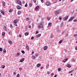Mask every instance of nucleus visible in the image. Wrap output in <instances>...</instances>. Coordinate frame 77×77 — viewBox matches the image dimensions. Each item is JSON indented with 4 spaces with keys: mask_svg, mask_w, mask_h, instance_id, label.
<instances>
[{
    "mask_svg": "<svg viewBox=\"0 0 77 77\" xmlns=\"http://www.w3.org/2000/svg\"><path fill=\"white\" fill-rule=\"evenodd\" d=\"M21 11H19L18 12V14L20 15V14H21Z\"/></svg>",
    "mask_w": 77,
    "mask_h": 77,
    "instance_id": "26",
    "label": "nucleus"
},
{
    "mask_svg": "<svg viewBox=\"0 0 77 77\" xmlns=\"http://www.w3.org/2000/svg\"><path fill=\"white\" fill-rule=\"evenodd\" d=\"M39 66H40V64H38L37 65V67H39Z\"/></svg>",
    "mask_w": 77,
    "mask_h": 77,
    "instance_id": "30",
    "label": "nucleus"
},
{
    "mask_svg": "<svg viewBox=\"0 0 77 77\" xmlns=\"http://www.w3.org/2000/svg\"><path fill=\"white\" fill-rule=\"evenodd\" d=\"M3 51L4 53H6V49L5 48L4 49Z\"/></svg>",
    "mask_w": 77,
    "mask_h": 77,
    "instance_id": "25",
    "label": "nucleus"
},
{
    "mask_svg": "<svg viewBox=\"0 0 77 77\" xmlns=\"http://www.w3.org/2000/svg\"><path fill=\"white\" fill-rule=\"evenodd\" d=\"M26 49L27 51H29V48L28 46H26Z\"/></svg>",
    "mask_w": 77,
    "mask_h": 77,
    "instance_id": "12",
    "label": "nucleus"
},
{
    "mask_svg": "<svg viewBox=\"0 0 77 77\" xmlns=\"http://www.w3.org/2000/svg\"><path fill=\"white\" fill-rule=\"evenodd\" d=\"M19 37H20V38H21V35L20 34L19 35Z\"/></svg>",
    "mask_w": 77,
    "mask_h": 77,
    "instance_id": "42",
    "label": "nucleus"
},
{
    "mask_svg": "<svg viewBox=\"0 0 77 77\" xmlns=\"http://www.w3.org/2000/svg\"><path fill=\"white\" fill-rule=\"evenodd\" d=\"M1 67L2 68V69H4L5 68V65H2V66Z\"/></svg>",
    "mask_w": 77,
    "mask_h": 77,
    "instance_id": "21",
    "label": "nucleus"
},
{
    "mask_svg": "<svg viewBox=\"0 0 77 77\" xmlns=\"http://www.w3.org/2000/svg\"><path fill=\"white\" fill-rule=\"evenodd\" d=\"M14 26H18L17 25V24L16 23H14Z\"/></svg>",
    "mask_w": 77,
    "mask_h": 77,
    "instance_id": "49",
    "label": "nucleus"
},
{
    "mask_svg": "<svg viewBox=\"0 0 77 77\" xmlns=\"http://www.w3.org/2000/svg\"><path fill=\"white\" fill-rule=\"evenodd\" d=\"M1 12L2 13V15H4L5 14V13L4 12V11H3L2 10H1Z\"/></svg>",
    "mask_w": 77,
    "mask_h": 77,
    "instance_id": "15",
    "label": "nucleus"
},
{
    "mask_svg": "<svg viewBox=\"0 0 77 77\" xmlns=\"http://www.w3.org/2000/svg\"><path fill=\"white\" fill-rule=\"evenodd\" d=\"M70 75H72V74H71Z\"/></svg>",
    "mask_w": 77,
    "mask_h": 77,
    "instance_id": "64",
    "label": "nucleus"
},
{
    "mask_svg": "<svg viewBox=\"0 0 77 77\" xmlns=\"http://www.w3.org/2000/svg\"><path fill=\"white\" fill-rule=\"evenodd\" d=\"M47 19L48 20V21H49V20H50V18L49 17H47Z\"/></svg>",
    "mask_w": 77,
    "mask_h": 77,
    "instance_id": "20",
    "label": "nucleus"
},
{
    "mask_svg": "<svg viewBox=\"0 0 77 77\" xmlns=\"http://www.w3.org/2000/svg\"><path fill=\"white\" fill-rule=\"evenodd\" d=\"M72 60V61H74V59H73Z\"/></svg>",
    "mask_w": 77,
    "mask_h": 77,
    "instance_id": "61",
    "label": "nucleus"
},
{
    "mask_svg": "<svg viewBox=\"0 0 77 77\" xmlns=\"http://www.w3.org/2000/svg\"><path fill=\"white\" fill-rule=\"evenodd\" d=\"M74 0H71V2H72Z\"/></svg>",
    "mask_w": 77,
    "mask_h": 77,
    "instance_id": "63",
    "label": "nucleus"
},
{
    "mask_svg": "<svg viewBox=\"0 0 77 77\" xmlns=\"http://www.w3.org/2000/svg\"><path fill=\"white\" fill-rule=\"evenodd\" d=\"M16 77H20V74H18L17 75V76Z\"/></svg>",
    "mask_w": 77,
    "mask_h": 77,
    "instance_id": "39",
    "label": "nucleus"
},
{
    "mask_svg": "<svg viewBox=\"0 0 77 77\" xmlns=\"http://www.w3.org/2000/svg\"><path fill=\"white\" fill-rule=\"evenodd\" d=\"M2 3H3V6H5V2H3Z\"/></svg>",
    "mask_w": 77,
    "mask_h": 77,
    "instance_id": "27",
    "label": "nucleus"
},
{
    "mask_svg": "<svg viewBox=\"0 0 77 77\" xmlns=\"http://www.w3.org/2000/svg\"><path fill=\"white\" fill-rule=\"evenodd\" d=\"M18 20H15L14 21V23H18Z\"/></svg>",
    "mask_w": 77,
    "mask_h": 77,
    "instance_id": "10",
    "label": "nucleus"
},
{
    "mask_svg": "<svg viewBox=\"0 0 77 77\" xmlns=\"http://www.w3.org/2000/svg\"><path fill=\"white\" fill-rule=\"evenodd\" d=\"M74 18V16H73L72 17H71L69 20V22H70V21H72V20H73V18Z\"/></svg>",
    "mask_w": 77,
    "mask_h": 77,
    "instance_id": "2",
    "label": "nucleus"
},
{
    "mask_svg": "<svg viewBox=\"0 0 77 77\" xmlns=\"http://www.w3.org/2000/svg\"><path fill=\"white\" fill-rule=\"evenodd\" d=\"M20 54L19 53H17V56H20Z\"/></svg>",
    "mask_w": 77,
    "mask_h": 77,
    "instance_id": "34",
    "label": "nucleus"
},
{
    "mask_svg": "<svg viewBox=\"0 0 77 77\" xmlns=\"http://www.w3.org/2000/svg\"><path fill=\"white\" fill-rule=\"evenodd\" d=\"M41 35V34H38L36 36V38H39V37H40Z\"/></svg>",
    "mask_w": 77,
    "mask_h": 77,
    "instance_id": "14",
    "label": "nucleus"
},
{
    "mask_svg": "<svg viewBox=\"0 0 77 77\" xmlns=\"http://www.w3.org/2000/svg\"><path fill=\"white\" fill-rule=\"evenodd\" d=\"M62 41H63V40H60L59 42V44H61V43H62Z\"/></svg>",
    "mask_w": 77,
    "mask_h": 77,
    "instance_id": "24",
    "label": "nucleus"
},
{
    "mask_svg": "<svg viewBox=\"0 0 77 77\" xmlns=\"http://www.w3.org/2000/svg\"><path fill=\"white\" fill-rule=\"evenodd\" d=\"M10 27L11 28V29H12V28H13V26L12 25H10Z\"/></svg>",
    "mask_w": 77,
    "mask_h": 77,
    "instance_id": "40",
    "label": "nucleus"
},
{
    "mask_svg": "<svg viewBox=\"0 0 77 77\" xmlns=\"http://www.w3.org/2000/svg\"><path fill=\"white\" fill-rule=\"evenodd\" d=\"M40 26V25H39V26H38V28H40V27H41V26Z\"/></svg>",
    "mask_w": 77,
    "mask_h": 77,
    "instance_id": "54",
    "label": "nucleus"
},
{
    "mask_svg": "<svg viewBox=\"0 0 77 77\" xmlns=\"http://www.w3.org/2000/svg\"><path fill=\"white\" fill-rule=\"evenodd\" d=\"M22 53H23V54H24V53H25V52H24V51H22Z\"/></svg>",
    "mask_w": 77,
    "mask_h": 77,
    "instance_id": "32",
    "label": "nucleus"
},
{
    "mask_svg": "<svg viewBox=\"0 0 77 77\" xmlns=\"http://www.w3.org/2000/svg\"><path fill=\"white\" fill-rule=\"evenodd\" d=\"M13 11V10H12V9H10L9 10V12H10V13L12 12Z\"/></svg>",
    "mask_w": 77,
    "mask_h": 77,
    "instance_id": "29",
    "label": "nucleus"
},
{
    "mask_svg": "<svg viewBox=\"0 0 77 77\" xmlns=\"http://www.w3.org/2000/svg\"><path fill=\"white\" fill-rule=\"evenodd\" d=\"M33 1L34 3H36V0H33Z\"/></svg>",
    "mask_w": 77,
    "mask_h": 77,
    "instance_id": "35",
    "label": "nucleus"
},
{
    "mask_svg": "<svg viewBox=\"0 0 77 77\" xmlns=\"http://www.w3.org/2000/svg\"><path fill=\"white\" fill-rule=\"evenodd\" d=\"M17 9H21V7H20L19 6H18L17 7Z\"/></svg>",
    "mask_w": 77,
    "mask_h": 77,
    "instance_id": "19",
    "label": "nucleus"
},
{
    "mask_svg": "<svg viewBox=\"0 0 77 77\" xmlns=\"http://www.w3.org/2000/svg\"><path fill=\"white\" fill-rule=\"evenodd\" d=\"M25 7H27V3L25 5Z\"/></svg>",
    "mask_w": 77,
    "mask_h": 77,
    "instance_id": "50",
    "label": "nucleus"
},
{
    "mask_svg": "<svg viewBox=\"0 0 77 77\" xmlns=\"http://www.w3.org/2000/svg\"><path fill=\"white\" fill-rule=\"evenodd\" d=\"M13 74H14V75H15V74H16V72H14Z\"/></svg>",
    "mask_w": 77,
    "mask_h": 77,
    "instance_id": "52",
    "label": "nucleus"
},
{
    "mask_svg": "<svg viewBox=\"0 0 77 77\" xmlns=\"http://www.w3.org/2000/svg\"><path fill=\"white\" fill-rule=\"evenodd\" d=\"M39 8V6H37L35 8V10H38Z\"/></svg>",
    "mask_w": 77,
    "mask_h": 77,
    "instance_id": "11",
    "label": "nucleus"
},
{
    "mask_svg": "<svg viewBox=\"0 0 77 77\" xmlns=\"http://www.w3.org/2000/svg\"><path fill=\"white\" fill-rule=\"evenodd\" d=\"M75 50H77V47H76L75 48Z\"/></svg>",
    "mask_w": 77,
    "mask_h": 77,
    "instance_id": "53",
    "label": "nucleus"
},
{
    "mask_svg": "<svg viewBox=\"0 0 77 77\" xmlns=\"http://www.w3.org/2000/svg\"><path fill=\"white\" fill-rule=\"evenodd\" d=\"M42 68H44V67H42V68H41V69H42Z\"/></svg>",
    "mask_w": 77,
    "mask_h": 77,
    "instance_id": "62",
    "label": "nucleus"
},
{
    "mask_svg": "<svg viewBox=\"0 0 77 77\" xmlns=\"http://www.w3.org/2000/svg\"><path fill=\"white\" fill-rule=\"evenodd\" d=\"M67 67H68V68H71V66H70V65L69 64H68L67 65Z\"/></svg>",
    "mask_w": 77,
    "mask_h": 77,
    "instance_id": "16",
    "label": "nucleus"
},
{
    "mask_svg": "<svg viewBox=\"0 0 77 77\" xmlns=\"http://www.w3.org/2000/svg\"><path fill=\"white\" fill-rule=\"evenodd\" d=\"M31 39H34V37L33 36H32L31 38Z\"/></svg>",
    "mask_w": 77,
    "mask_h": 77,
    "instance_id": "45",
    "label": "nucleus"
},
{
    "mask_svg": "<svg viewBox=\"0 0 77 77\" xmlns=\"http://www.w3.org/2000/svg\"><path fill=\"white\" fill-rule=\"evenodd\" d=\"M53 37H54V36H53V35H51V38H53Z\"/></svg>",
    "mask_w": 77,
    "mask_h": 77,
    "instance_id": "51",
    "label": "nucleus"
},
{
    "mask_svg": "<svg viewBox=\"0 0 77 77\" xmlns=\"http://www.w3.org/2000/svg\"><path fill=\"white\" fill-rule=\"evenodd\" d=\"M50 72H48V74H50Z\"/></svg>",
    "mask_w": 77,
    "mask_h": 77,
    "instance_id": "57",
    "label": "nucleus"
},
{
    "mask_svg": "<svg viewBox=\"0 0 77 77\" xmlns=\"http://www.w3.org/2000/svg\"><path fill=\"white\" fill-rule=\"evenodd\" d=\"M29 28H31V26H29Z\"/></svg>",
    "mask_w": 77,
    "mask_h": 77,
    "instance_id": "56",
    "label": "nucleus"
},
{
    "mask_svg": "<svg viewBox=\"0 0 77 77\" xmlns=\"http://www.w3.org/2000/svg\"><path fill=\"white\" fill-rule=\"evenodd\" d=\"M29 33L28 32H26L25 34V35L26 36H27V35H28Z\"/></svg>",
    "mask_w": 77,
    "mask_h": 77,
    "instance_id": "28",
    "label": "nucleus"
},
{
    "mask_svg": "<svg viewBox=\"0 0 77 77\" xmlns=\"http://www.w3.org/2000/svg\"><path fill=\"white\" fill-rule=\"evenodd\" d=\"M4 29L5 30V31H7V28L6 26H4Z\"/></svg>",
    "mask_w": 77,
    "mask_h": 77,
    "instance_id": "13",
    "label": "nucleus"
},
{
    "mask_svg": "<svg viewBox=\"0 0 77 77\" xmlns=\"http://www.w3.org/2000/svg\"><path fill=\"white\" fill-rule=\"evenodd\" d=\"M73 71H74L73 70H71L70 72H69V73L70 74V73H71V72H72Z\"/></svg>",
    "mask_w": 77,
    "mask_h": 77,
    "instance_id": "38",
    "label": "nucleus"
},
{
    "mask_svg": "<svg viewBox=\"0 0 77 77\" xmlns=\"http://www.w3.org/2000/svg\"><path fill=\"white\" fill-rule=\"evenodd\" d=\"M73 21H74V22H77V19H76V20H74Z\"/></svg>",
    "mask_w": 77,
    "mask_h": 77,
    "instance_id": "43",
    "label": "nucleus"
},
{
    "mask_svg": "<svg viewBox=\"0 0 77 77\" xmlns=\"http://www.w3.org/2000/svg\"><path fill=\"white\" fill-rule=\"evenodd\" d=\"M48 48V46H45V47L43 48V50H47V48Z\"/></svg>",
    "mask_w": 77,
    "mask_h": 77,
    "instance_id": "8",
    "label": "nucleus"
},
{
    "mask_svg": "<svg viewBox=\"0 0 77 77\" xmlns=\"http://www.w3.org/2000/svg\"><path fill=\"white\" fill-rule=\"evenodd\" d=\"M68 58L65 59L64 60H62V62L65 63V62H66L68 60Z\"/></svg>",
    "mask_w": 77,
    "mask_h": 77,
    "instance_id": "6",
    "label": "nucleus"
},
{
    "mask_svg": "<svg viewBox=\"0 0 77 77\" xmlns=\"http://www.w3.org/2000/svg\"><path fill=\"white\" fill-rule=\"evenodd\" d=\"M38 33V31H36V34Z\"/></svg>",
    "mask_w": 77,
    "mask_h": 77,
    "instance_id": "55",
    "label": "nucleus"
},
{
    "mask_svg": "<svg viewBox=\"0 0 77 77\" xmlns=\"http://www.w3.org/2000/svg\"><path fill=\"white\" fill-rule=\"evenodd\" d=\"M46 4L47 6H50L51 5V3L49 2H47Z\"/></svg>",
    "mask_w": 77,
    "mask_h": 77,
    "instance_id": "3",
    "label": "nucleus"
},
{
    "mask_svg": "<svg viewBox=\"0 0 77 77\" xmlns=\"http://www.w3.org/2000/svg\"><path fill=\"white\" fill-rule=\"evenodd\" d=\"M17 4H19V5H21L22 3L20 1H17Z\"/></svg>",
    "mask_w": 77,
    "mask_h": 77,
    "instance_id": "5",
    "label": "nucleus"
},
{
    "mask_svg": "<svg viewBox=\"0 0 77 77\" xmlns=\"http://www.w3.org/2000/svg\"><path fill=\"white\" fill-rule=\"evenodd\" d=\"M41 2L43 3H44V0H41Z\"/></svg>",
    "mask_w": 77,
    "mask_h": 77,
    "instance_id": "47",
    "label": "nucleus"
},
{
    "mask_svg": "<svg viewBox=\"0 0 77 77\" xmlns=\"http://www.w3.org/2000/svg\"><path fill=\"white\" fill-rule=\"evenodd\" d=\"M60 10H58L55 12V14L56 15V14H59V13H60Z\"/></svg>",
    "mask_w": 77,
    "mask_h": 77,
    "instance_id": "1",
    "label": "nucleus"
},
{
    "mask_svg": "<svg viewBox=\"0 0 77 77\" xmlns=\"http://www.w3.org/2000/svg\"><path fill=\"white\" fill-rule=\"evenodd\" d=\"M61 68H59L58 69V71H61Z\"/></svg>",
    "mask_w": 77,
    "mask_h": 77,
    "instance_id": "36",
    "label": "nucleus"
},
{
    "mask_svg": "<svg viewBox=\"0 0 77 77\" xmlns=\"http://www.w3.org/2000/svg\"><path fill=\"white\" fill-rule=\"evenodd\" d=\"M26 19L27 21H29V17H27Z\"/></svg>",
    "mask_w": 77,
    "mask_h": 77,
    "instance_id": "37",
    "label": "nucleus"
},
{
    "mask_svg": "<svg viewBox=\"0 0 77 77\" xmlns=\"http://www.w3.org/2000/svg\"><path fill=\"white\" fill-rule=\"evenodd\" d=\"M69 17L68 16H66V17H65L63 19V20H64V21H65V20H68V18H69Z\"/></svg>",
    "mask_w": 77,
    "mask_h": 77,
    "instance_id": "7",
    "label": "nucleus"
},
{
    "mask_svg": "<svg viewBox=\"0 0 77 77\" xmlns=\"http://www.w3.org/2000/svg\"><path fill=\"white\" fill-rule=\"evenodd\" d=\"M74 36H75V37H77V34H75L74 35Z\"/></svg>",
    "mask_w": 77,
    "mask_h": 77,
    "instance_id": "44",
    "label": "nucleus"
},
{
    "mask_svg": "<svg viewBox=\"0 0 77 77\" xmlns=\"http://www.w3.org/2000/svg\"><path fill=\"white\" fill-rule=\"evenodd\" d=\"M35 55L36 57H38V54H35Z\"/></svg>",
    "mask_w": 77,
    "mask_h": 77,
    "instance_id": "41",
    "label": "nucleus"
},
{
    "mask_svg": "<svg viewBox=\"0 0 77 77\" xmlns=\"http://www.w3.org/2000/svg\"><path fill=\"white\" fill-rule=\"evenodd\" d=\"M54 75V73H52L51 74V76H53V75Z\"/></svg>",
    "mask_w": 77,
    "mask_h": 77,
    "instance_id": "46",
    "label": "nucleus"
},
{
    "mask_svg": "<svg viewBox=\"0 0 77 77\" xmlns=\"http://www.w3.org/2000/svg\"><path fill=\"white\" fill-rule=\"evenodd\" d=\"M21 69H22V68H20L19 69V70H21Z\"/></svg>",
    "mask_w": 77,
    "mask_h": 77,
    "instance_id": "58",
    "label": "nucleus"
},
{
    "mask_svg": "<svg viewBox=\"0 0 77 77\" xmlns=\"http://www.w3.org/2000/svg\"><path fill=\"white\" fill-rule=\"evenodd\" d=\"M52 23H49L48 24V25L49 26H51V24H52Z\"/></svg>",
    "mask_w": 77,
    "mask_h": 77,
    "instance_id": "18",
    "label": "nucleus"
},
{
    "mask_svg": "<svg viewBox=\"0 0 77 77\" xmlns=\"http://www.w3.org/2000/svg\"><path fill=\"white\" fill-rule=\"evenodd\" d=\"M24 60V58H23L20 60V62H23Z\"/></svg>",
    "mask_w": 77,
    "mask_h": 77,
    "instance_id": "9",
    "label": "nucleus"
},
{
    "mask_svg": "<svg viewBox=\"0 0 77 77\" xmlns=\"http://www.w3.org/2000/svg\"><path fill=\"white\" fill-rule=\"evenodd\" d=\"M32 59H35V56H32Z\"/></svg>",
    "mask_w": 77,
    "mask_h": 77,
    "instance_id": "33",
    "label": "nucleus"
},
{
    "mask_svg": "<svg viewBox=\"0 0 77 77\" xmlns=\"http://www.w3.org/2000/svg\"><path fill=\"white\" fill-rule=\"evenodd\" d=\"M39 25H40V28H42L43 27V23L41 22Z\"/></svg>",
    "mask_w": 77,
    "mask_h": 77,
    "instance_id": "4",
    "label": "nucleus"
},
{
    "mask_svg": "<svg viewBox=\"0 0 77 77\" xmlns=\"http://www.w3.org/2000/svg\"><path fill=\"white\" fill-rule=\"evenodd\" d=\"M3 51V48H0V51Z\"/></svg>",
    "mask_w": 77,
    "mask_h": 77,
    "instance_id": "31",
    "label": "nucleus"
},
{
    "mask_svg": "<svg viewBox=\"0 0 77 77\" xmlns=\"http://www.w3.org/2000/svg\"><path fill=\"white\" fill-rule=\"evenodd\" d=\"M57 77V75H56L54 76V77Z\"/></svg>",
    "mask_w": 77,
    "mask_h": 77,
    "instance_id": "60",
    "label": "nucleus"
},
{
    "mask_svg": "<svg viewBox=\"0 0 77 77\" xmlns=\"http://www.w3.org/2000/svg\"><path fill=\"white\" fill-rule=\"evenodd\" d=\"M59 20H62V18H61V17H60L59 18Z\"/></svg>",
    "mask_w": 77,
    "mask_h": 77,
    "instance_id": "48",
    "label": "nucleus"
},
{
    "mask_svg": "<svg viewBox=\"0 0 77 77\" xmlns=\"http://www.w3.org/2000/svg\"><path fill=\"white\" fill-rule=\"evenodd\" d=\"M32 4L30 3L29 5V7L30 8L32 7Z\"/></svg>",
    "mask_w": 77,
    "mask_h": 77,
    "instance_id": "23",
    "label": "nucleus"
},
{
    "mask_svg": "<svg viewBox=\"0 0 77 77\" xmlns=\"http://www.w3.org/2000/svg\"><path fill=\"white\" fill-rule=\"evenodd\" d=\"M8 43L10 44H12V42L11 40L8 41Z\"/></svg>",
    "mask_w": 77,
    "mask_h": 77,
    "instance_id": "17",
    "label": "nucleus"
},
{
    "mask_svg": "<svg viewBox=\"0 0 77 77\" xmlns=\"http://www.w3.org/2000/svg\"><path fill=\"white\" fill-rule=\"evenodd\" d=\"M33 53H34V52H33V51H32V54H33Z\"/></svg>",
    "mask_w": 77,
    "mask_h": 77,
    "instance_id": "59",
    "label": "nucleus"
},
{
    "mask_svg": "<svg viewBox=\"0 0 77 77\" xmlns=\"http://www.w3.org/2000/svg\"><path fill=\"white\" fill-rule=\"evenodd\" d=\"M2 36H5V33L4 32H2Z\"/></svg>",
    "mask_w": 77,
    "mask_h": 77,
    "instance_id": "22",
    "label": "nucleus"
}]
</instances>
